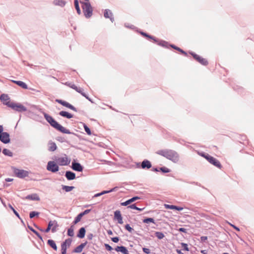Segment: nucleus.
I'll use <instances>...</instances> for the list:
<instances>
[{"label": "nucleus", "instance_id": "1", "mask_svg": "<svg viewBox=\"0 0 254 254\" xmlns=\"http://www.w3.org/2000/svg\"><path fill=\"white\" fill-rule=\"evenodd\" d=\"M156 153L175 163H177L179 160V154L174 150L168 149H161L158 150Z\"/></svg>", "mask_w": 254, "mask_h": 254}, {"label": "nucleus", "instance_id": "2", "mask_svg": "<svg viewBox=\"0 0 254 254\" xmlns=\"http://www.w3.org/2000/svg\"><path fill=\"white\" fill-rule=\"evenodd\" d=\"M112 152L115 154H112V173L118 172L120 171V169L122 168L126 163L125 158L116 154L113 150Z\"/></svg>", "mask_w": 254, "mask_h": 254}, {"label": "nucleus", "instance_id": "3", "mask_svg": "<svg viewBox=\"0 0 254 254\" xmlns=\"http://www.w3.org/2000/svg\"><path fill=\"white\" fill-rule=\"evenodd\" d=\"M44 118L46 120V121L50 124V125L57 129L58 130L61 131L62 133L69 134L71 133V132L69 129L65 128L63 127L62 126L60 125L57 121H56L51 116L48 114L44 113L43 114Z\"/></svg>", "mask_w": 254, "mask_h": 254}, {"label": "nucleus", "instance_id": "4", "mask_svg": "<svg viewBox=\"0 0 254 254\" xmlns=\"http://www.w3.org/2000/svg\"><path fill=\"white\" fill-rule=\"evenodd\" d=\"M44 118L46 120V121L50 124V125L57 129L58 130L61 131L62 133L69 134L71 133V132L69 129L65 128L63 127L62 126L60 125L57 121H56L51 116L48 114L44 113L43 114Z\"/></svg>", "mask_w": 254, "mask_h": 254}, {"label": "nucleus", "instance_id": "5", "mask_svg": "<svg viewBox=\"0 0 254 254\" xmlns=\"http://www.w3.org/2000/svg\"><path fill=\"white\" fill-rule=\"evenodd\" d=\"M82 4L83 12L86 18L90 17L92 15L93 8L89 2L80 1Z\"/></svg>", "mask_w": 254, "mask_h": 254}, {"label": "nucleus", "instance_id": "6", "mask_svg": "<svg viewBox=\"0 0 254 254\" xmlns=\"http://www.w3.org/2000/svg\"><path fill=\"white\" fill-rule=\"evenodd\" d=\"M5 104L8 107H10L14 110L19 112H25L27 111V108L19 103H15L13 102H8Z\"/></svg>", "mask_w": 254, "mask_h": 254}, {"label": "nucleus", "instance_id": "7", "mask_svg": "<svg viewBox=\"0 0 254 254\" xmlns=\"http://www.w3.org/2000/svg\"><path fill=\"white\" fill-rule=\"evenodd\" d=\"M58 227V224L57 222L55 220L54 221H49L48 225V227L45 230H43L42 229H39L41 231L44 232L45 233H48L50 230L51 229L52 232L53 233L57 231V227Z\"/></svg>", "mask_w": 254, "mask_h": 254}, {"label": "nucleus", "instance_id": "8", "mask_svg": "<svg viewBox=\"0 0 254 254\" xmlns=\"http://www.w3.org/2000/svg\"><path fill=\"white\" fill-rule=\"evenodd\" d=\"M189 54L192 56L193 59L203 65H207L208 64L207 60L198 55L196 53L190 51Z\"/></svg>", "mask_w": 254, "mask_h": 254}, {"label": "nucleus", "instance_id": "9", "mask_svg": "<svg viewBox=\"0 0 254 254\" xmlns=\"http://www.w3.org/2000/svg\"><path fill=\"white\" fill-rule=\"evenodd\" d=\"M65 84L67 85L68 86L71 87V88L74 89L75 91H76L77 92L80 93L83 96L85 97L87 99H88L89 101H91L90 99L89 98V97L83 92V89L82 88L78 87L76 86L75 84H72L71 83L69 82H66Z\"/></svg>", "mask_w": 254, "mask_h": 254}, {"label": "nucleus", "instance_id": "10", "mask_svg": "<svg viewBox=\"0 0 254 254\" xmlns=\"http://www.w3.org/2000/svg\"><path fill=\"white\" fill-rule=\"evenodd\" d=\"M13 173L15 175L19 178H24L26 177H27L29 175V172L27 171L19 169L16 168H13Z\"/></svg>", "mask_w": 254, "mask_h": 254}, {"label": "nucleus", "instance_id": "11", "mask_svg": "<svg viewBox=\"0 0 254 254\" xmlns=\"http://www.w3.org/2000/svg\"><path fill=\"white\" fill-rule=\"evenodd\" d=\"M46 168L48 171L52 173L57 172L59 170V166L53 161H50L48 162Z\"/></svg>", "mask_w": 254, "mask_h": 254}, {"label": "nucleus", "instance_id": "12", "mask_svg": "<svg viewBox=\"0 0 254 254\" xmlns=\"http://www.w3.org/2000/svg\"><path fill=\"white\" fill-rule=\"evenodd\" d=\"M56 161L57 163L61 166H66L70 163V160L64 154V157L58 158L56 159Z\"/></svg>", "mask_w": 254, "mask_h": 254}, {"label": "nucleus", "instance_id": "13", "mask_svg": "<svg viewBox=\"0 0 254 254\" xmlns=\"http://www.w3.org/2000/svg\"><path fill=\"white\" fill-rule=\"evenodd\" d=\"M208 160L207 161L211 164L214 165V166L217 167L219 169H221L222 168V166L220 162L215 158L210 156H207Z\"/></svg>", "mask_w": 254, "mask_h": 254}, {"label": "nucleus", "instance_id": "14", "mask_svg": "<svg viewBox=\"0 0 254 254\" xmlns=\"http://www.w3.org/2000/svg\"><path fill=\"white\" fill-rule=\"evenodd\" d=\"M0 140L5 144L9 143L10 139L9 133L7 132H3L0 134Z\"/></svg>", "mask_w": 254, "mask_h": 254}, {"label": "nucleus", "instance_id": "15", "mask_svg": "<svg viewBox=\"0 0 254 254\" xmlns=\"http://www.w3.org/2000/svg\"><path fill=\"white\" fill-rule=\"evenodd\" d=\"M56 101L59 103V104L62 105L63 106L68 108L74 111H77L76 109L74 106H73L72 105L70 104L69 103L65 101H63L60 99H56Z\"/></svg>", "mask_w": 254, "mask_h": 254}, {"label": "nucleus", "instance_id": "16", "mask_svg": "<svg viewBox=\"0 0 254 254\" xmlns=\"http://www.w3.org/2000/svg\"><path fill=\"white\" fill-rule=\"evenodd\" d=\"M138 32L144 37L146 38L148 40H152L154 43H157L158 42V39L156 38L155 37L149 35V34L144 32L142 31H138Z\"/></svg>", "mask_w": 254, "mask_h": 254}, {"label": "nucleus", "instance_id": "17", "mask_svg": "<svg viewBox=\"0 0 254 254\" xmlns=\"http://www.w3.org/2000/svg\"><path fill=\"white\" fill-rule=\"evenodd\" d=\"M114 220L118 221V223L122 224L123 223V217L120 210H116L114 212Z\"/></svg>", "mask_w": 254, "mask_h": 254}, {"label": "nucleus", "instance_id": "18", "mask_svg": "<svg viewBox=\"0 0 254 254\" xmlns=\"http://www.w3.org/2000/svg\"><path fill=\"white\" fill-rule=\"evenodd\" d=\"M140 199V197L139 196L135 195V196H134L132 197L131 198L127 199V200H126L125 202H121V205L122 206H127L128 205L130 204L133 202H134L137 200Z\"/></svg>", "mask_w": 254, "mask_h": 254}, {"label": "nucleus", "instance_id": "19", "mask_svg": "<svg viewBox=\"0 0 254 254\" xmlns=\"http://www.w3.org/2000/svg\"><path fill=\"white\" fill-rule=\"evenodd\" d=\"M71 168L73 170L78 172H82L83 169V167L80 163L75 162V161L72 162Z\"/></svg>", "mask_w": 254, "mask_h": 254}, {"label": "nucleus", "instance_id": "20", "mask_svg": "<svg viewBox=\"0 0 254 254\" xmlns=\"http://www.w3.org/2000/svg\"><path fill=\"white\" fill-rule=\"evenodd\" d=\"M114 250L117 252H121L123 254H129L127 248L124 246H118L114 248Z\"/></svg>", "mask_w": 254, "mask_h": 254}, {"label": "nucleus", "instance_id": "21", "mask_svg": "<svg viewBox=\"0 0 254 254\" xmlns=\"http://www.w3.org/2000/svg\"><path fill=\"white\" fill-rule=\"evenodd\" d=\"M141 166L142 169H149L152 167L151 162L147 159H144L142 161Z\"/></svg>", "mask_w": 254, "mask_h": 254}, {"label": "nucleus", "instance_id": "22", "mask_svg": "<svg viewBox=\"0 0 254 254\" xmlns=\"http://www.w3.org/2000/svg\"><path fill=\"white\" fill-rule=\"evenodd\" d=\"M164 206L166 209L175 210L179 211H182L183 209V207L175 205H170L165 204Z\"/></svg>", "mask_w": 254, "mask_h": 254}, {"label": "nucleus", "instance_id": "23", "mask_svg": "<svg viewBox=\"0 0 254 254\" xmlns=\"http://www.w3.org/2000/svg\"><path fill=\"white\" fill-rule=\"evenodd\" d=\"M87 242L81 244L80 245L76 247L72 251L73 253H79L82 251L83 249L85 247Z\"/></svg>", "mask_w": 254, "mask_h": 254}, {"label": "nucleus", "instance_id": "24", "mask_svg": "<svg viewBox=\"0 0 254 254\" xmlns=\"http://www.w3.org/2000/svg\"><path fill=\"white\" fill-rule=\"evenodd\" d=\"M158 45L162 47L165 48H169L170 44L169 42L163 40H159L158 39V42L156 43Z\"/></svg>", "mask_w": 254, "mask_h": 254}, {"label": "nucleus", "instance_id": "25", "mask_svg": "<svg viewBox=\"0 0 254 254\" xmlns=\"http://www.w3.org/2000/svg\"><path fill=\"white\" fill-rule=\"evenodd\" d=\"M65 177L68 180H72L75 178V174L71 171H66L65 172Z\"/></svg>", "mask_w": 254, "mask_h": 254}, {"label": "nucleus", "instance_id": "26", "mask_svg": "<svg viewBox=\"0 0 254 254\" xmlns=\"http://www.w3.org/2000/svg\"><path fill=\"white\" fill-rule=\"evenodd\" d=\"M9 97L7 94H2L0 96V100L3 103L4 105H6L5 103H7L9 101Z\"/></svg>", "mask_w": 254, "mask_h": 254}, {"label": "nucleus", "instance_id": "27", "mask_svg": "<svg viewBox=\"0 0 254 254\" xmlns=\"http://www.w3.org/2000/svg\"><path fill=\"white\" fill-rule=\"evenodd\" d=\"M48 150L50 151H54L57 149V145L56 143L52 141H50L48 144Z\"/></svg>", "mask_w": 254, "mask_h": 254}, {"label": "nucleus", "instance_id": "28", "mask_svg": "<svg viewBox=\"0 0 254 254\" xmlns=\"http://www.w3.org/2000/svg\"><path fill=\"white\" fill-rule=\"evenodd\" d=\"M12 81L23 89H26L28 88L27 84L23 81L16 80H12Z\"/></svg>", "mask_w": 254, "mask_h": 254}, {"label": "nucleus", "instance_id": "29", "mask_svg": "<svg viewBox=\"0 0 254 254\" xmlns=\"http://www.w3.org/2000/svg\"><path fill=\"white\" fill-rule=\"evenodd\" d=\"M59 115L62 117H65L67 119H71L73 117V115L66 111H61Z\"/></svg>", "mask_w": 254, "mask_h": 254}, {"label": "nucleus", "instance_id": "30", "mask_svg": "<svg viewBox=\"0 0 254 254\" xmlns=\"http://www.w3.org/2000/svg\"><path fill=\"white\" fill-rule=\"evenodd\" d=\"M85 229L84 227L81 228L78 231V233L77 234V237L79 238H83L85 236Z\"/></svg>", "mask_w": 254, "mask_h": 254}, {"label": "nucleus", "instance_id": "31", "mask_svg": "<svg viewBox=\"0 0 254 254\" xmlns=\"http://www.w3.org/2000/svg\"><path fill=\"white\" fill-rule=\"evenodd\" d=\"M53 3L55 5H59L61 7H64L65 4L66 2L63 0H54L53 1Z\"/></svg>", "mask_w": 254, "mask_h": 254}, {"label": "nucleus", "instance_id": "32", "mask_svg": "<svg viewBox=\"0 0 254 254\" xmlns=\"http://www.w3.org/2000/svg\"><path fill=\"white\" fill-rule=\"evenodd\" d=\"M48 244L54 250H57V246L56 243L53 240H48L47 242Z\"/></svg>", "mask_w": 254, "mask_h": 254}, {"label": "nucleus", "instance_id": "33", "mask_svg": "<svg viewBox=\"0 0 254 254\" xmlns=\"http://www.w3.org/2000/svg\"><path fill=\"white\" fill-rule=\"evenodd\" d=\"M142 222L144 223L148 224L149 223H152L155 224V220L153 218L151 217H145L142 220Z\"/></svg>", "mask_w": 254, "mask_h": 254}, {"label": "nucleus", "instance_id": "34", "mask_svg": "<svg viewBox=\"0 0 254 254\" xmlns=\"http://www.w3.org/2000/svg\"><path fill=\"white\" fill-rule=\"evenodd\" d=\"M72 240L70 239H67L65 240L64 242L61 245V248H63V246H65L66 249H67V247H69L71 243Z\"/></svg>", "mask_w": 254, "mask_h": 254}, {"label": "nucleus", "instance_id": "35", "mask_svg": "<svg viewBox=\"0 0 254 254\" xmlns=\"http://www.w3.org/2000/svg\"><path fill=\"white\" fill-rule=\"evenodd\" d=\"M27 199H29L34 200H39L40 198L36 194L28 195L26 196Z\"/></svg>", "mask_w": 254, "mask_h": 254}, {"label": "nucleus", "instance_id": "36", "mask_svg": "<svg viewBox=\"0 0 254 254\" xmlns=\"http://www.w3.org/2000/svg\"><path fill=\"white\" fill-rule=\"evenodd\" d=\"M154 235L159 240H161L165 237V235L162 232H155Z\"/></svg>", "mask_w": 254, "mask_h": 254}, {"label": "nucleus", "instance_id": "37", "mask_svg": "<svg viewBox=\"0 0 254 254\" xmlns=\"http://www.w3.org/2000/svg\"><path fill=\"white\" fill-rule=\"evenodd\" d=\"M125 228L126 230L128 231L129 233L132 234V233H136V231L130 227V225L128 224H127L125 226Z\"/></svg>", "mask_w": 254, "mask_h": 254}, {"label": "nucleus", "instance_id": "38", "mask_svg": "<svg viewBox=\"0 0 254 254\" xmlns=\"http://www.w3.org/2000/svg\"><path fill=\"white\" fill-rule=\"evenodd\" d=\"M2 153L6 156H8L9 157H12L13 156L12 152L6 148L3 149Z\"/></svg>", "mask_w": 254, "mask_h": 254}, {"label": "nucleus", "instance_id": "39", "mask_svg": "<svg viewBox=\"0 0 254 254\" xmlns=\"http://www.w3.org/2000/svg\"><path fill=\"white\" fill-rule=\"evenodd\" d=\"M159 170L163 174L169 173L171 172V170L170 169L165 166L159 168Z\"/></svg>", "mask_w": 254, "mask_h": 254}, {"label": "nucleus", "instance_id": "40", "mask_svg": "<svg viewBox=\"0 0 254 254\" xmlns=\"http://www.w3.org/2000/svg\"><path fill=\"white\" fill-rule=\"evenodd\" d=\"M74 6H75V8L77 11V12L78 14H81V10L80 9V8H79V3H78V1L77 0H74Z\"/></svg>", "mask_w": 254, "mask_h": 254}, {"label": "nucleus", "instance_id": "41", "mask_svg": "<svg viewBox=\"0 0 254 254\" xmlns=\"http://www.w3.org/2000/svg\"><path fill=\"white\" fill-rule=\"evenodd\" d=\"M74 188L73 186H63L62 189L66 192H69L71 191Z\"/></svg>", "mask_w": 254, "mask_h": 254}, {"label": "nucleus", "instance_id": "42", "mask_svg": "<svg viewBox=\"0 0 254 254\" xmlns=\"http://www.w3.org/2000/svg\"><path fill=\"white\" fill-rule=\"evenodd\" d=\"M28 228L33 232L40 239L42 240L41 235L36 230H35L32 227L28 226Z\"/></svg>", "mask_w": 254, "mask_h": 254}, {"label": "nucleus", "instance_id": "43", "mask_svg": "<svg viewBox=\"0 0 254 254\" xmlns=\"http://www.w3.org/2000/svg\"><path fill=\"white\" fill-rule=\"evenodd\" d=\"M83 217V216L82 215V214L81 213H79L75 218L74 221L73 222V223L74 224H77L78 222H79L81 219L82 218V217Z\"/></svg>", "mask_w": 254, "mask_h": 254}, {"label": "nucleus", "instance_id": "44", "mask_svg": "<svg viewBox=\"0 0 254 254\" xmlns=\"http://www.w3.org/2000/svg\"><path fill=\"white\" fill-rule=\"evenodd\" d=\"M67 235L69 236L72 237L74 235V228L72 226H71L67 230Z\"/></svg>", "mask_w": 254, "mask_h": 254}, {"label": "nucleus", "instance_id": "45", "mask_svg": "<svg viewBox=\"0 0 254 254\" xmlns=\"http://www.w3.org/2000/svg\"><path fill=\"white\" fill-rule=\"evenodd\" d=\"M111 13L110 12L109 9H106L104 13V16L106 18H110L111 20V18L110 17Z\"/></svg>", "mask_w": 254, "mask_h": 254}, {"label": "nucleus", "instance_id": "46", "mask_svg": "<svg viewBox=\"0 0 254 254\" xmlns=\"http://www.w3.org/2000/svg\"><path fill=\"white\" fill-rule=\"evenodd\" d=\"M40 213L36 211H31L30 213L29 216L30 218H33L35 216H37L39 215Z\"/></svg>", "mask_w": 254, "mask_h": 254}, {"label": "nucleus", "instance_id": "47", "mask_svg": "<svg viewBox=\"0 0 254 254\" xmlns=\"http://www.w3.org/2000/svg\"><path fill=\"white\" fill-rule=\"evenodd\" d=\"M111 192V190H107V191L104 190V191H102L100 193H98L95 194L94 195V197H96L99 196L100 195H102L103 194H104L105 193H109V192Z\"/></svg>", "mask_w": 254, "mask_h": 254}, {"label": "nucleus", "instance_id": "48", "mask_svg": "<svg viewBox=\"0 0 254 254\" xmlns=\"http://www.w3.org/2000/svg\"><path fill=\"white\" fill-rule=\"evenodd\" d=\"M186 182L187 183H189V184H190L195 185L196 186H198L199 187H200L202 188L203 189L207 190V189H206L204 186H201V185L200 183H198V182Z\"/></svg>", "mask_w": 254, "mask_h": 254}, {"label": "nucleus", "instance_id": "49", "mask_svg": "<svg viewBox=\"0 0 254 254\" xmlns=\"http://www.w3.org/2000/svg\"><path fill=\"white\" fill-rule=\"evenodd\" d=\"M181 245L184 251H189V249L187 244L182 243Z\"/></svg>", "mask_w": 254, "mask_h": 254}, {"label": "nucleus", "instance_id": "50", "mask_svg": "<svg viewBox=\"0 0 254 254\" xmlns=\"http://www.w3.org/2000/svg\"><path fill=\"white\" fill-rule=\"evenodd\" d=\"M9 208L13 211V213L15 214V215L19 218L20 219V216L18 212L14 209V208L10 205L9 204Z\"/></svg>", "mask_w": 254, "mask_h": 254}, {"label": "nucleus", "instance_id": "51", "mask_svg": "<svg viewBox=\"0 0 254 254\" xmlns=\"http://www.w3.org/2000/svg\"><path fill=\"white\" fill-rule=\"evenodd\" d=\"M199 155L204 157V158H205L207 160H208V157L207 156H210L211 155H210L209 154L206 153H205V152H201L199 153Z\"/></svg>", "mask_w": 254, "mask_h": 254}, {"label": "nucleus", "instance_id": "52", "mask_svg": "<svg viewBox=\"0 0 254 254\" xmlns=\"http://www.w3.org/2000/svg\"><path fill=\"white\" fill-rule=\"evenodd\" d=\"M171 47L178 51H181V49L177 46H176V45H174V44H170V47L169 48Z\"/></svg>", "mask_w": 254, "mask_h": 254}, {"label": "nucleus", "instance_id": "53", "mask_svg": "<svg viewBox=\"0 0 254 254\" xmlns=\"http://www.w3.org/2000/svg\"><path fill=\"white\" fill-rule=\"evenodd\" d=\"M171 47L178 51H181V49L177 46H176V45H174V44H170V47L169 48Z\"/></svg>", "mask_w": 254, "mask_h": 254}, {"label": "nucleus", "instance_id": "54", "mask_svg": "<svg viewBox=\"0 0 254 254\" xmlns=\"http://www.w3.org/2000/svg\"><path fill=\"white\" fill-rule=\"evenodd\" d=\"M84 128L85 131L88 135H90L91 134L90 128L86 125H84Z\"/></svg>", "mask_w": 254, "mask_h": 254}, {"label": "nucleus", "instance_id": "55", "mask_svg": "<svg viewBox=\"0 0 254 254\" xmlns=\"http://www.w3.org/2000/svg\"><path fill=\"white\" fill-rule=\"evenodd\" d=\"M177 230L180 232H182V233H187V230L185 228H183V227L179 228V229H177Z\"/></svg>", "mask_w": 254, "mask_h": 254}, {"label": "nucleus", "instance_id": "56", "mask_svg": "<svg viewBox=\"0 0 254 254\" xmlns=\"http://www.w3.org/2000/svg\"><path fill=\"white\" fill-rule=\"evenodd\" d=\"M142 251H143V253H144L145 254H150V250L148 248H146L145 247L143 248Z\"/></svg>", "mask_w": 254, "mask_h": 254}, {"label": "nucleus", "instance_id": "57", "mask_svg": "<svg viewBox=\"0 0 254 254\" xmlns=\"http://www.w3.org/2000/svg\"><path fill=\"white\" fill-rule=\"evenodd\" d=\"M127 208H130L131 209L136 210V209H137V206H136L135 203H133V204H131L129 205H128L127 206Z\"/></svg>", "mask_w": 254, "mask_h": 254}, {"label": "nucleus", "instance_id": "58", "mask_svg": "<svg viewBox=\"0 0 254 254\" xmlns=\"http://www.w3.org/2000/svg\"><path fill=\"white\" fill-rule=\"evenodd\" d=\"M120 240V238L119 237H112V241L114 243H118Z\"/></svg>", "mask_w": 254, "mask_h": 254}, {"label": "nucleus", "instance_id": "59", "mask_svg": "<svg viewBox=\"0 0 254 254\" xmlns=\"http://www.w3.org/2000/svg\"><path fill=\"white\" fill-rule=\"evenodd\" d=\"M207 239L208 238L207 236H201L200 237V242L202 243L205 242Z\"/></svg>", "mask_w": 254, "mask_h": 254}, {"label": "nucleus", "instance_id": "60", "mask_svg": "<svg viewBox=\"0 0 254 254\" xmlns=\"http://www.w3.org/2000/svg\"><path fill=\"white\" fill-rule=\"evenodd\" d=\"M229 224H230V225L232 227H233V228L235 230H236V231H240V228H239L238 227L236 226V225H234V224H231V223H230Z\"/></svg>", "mask_w": 254, "mask_h": 254}, {"label": "nucleus", "instance_id": "61", "mask_svg": "<svg viewBox=\"0 0 254 254\" xmlns=\"http://www.w3.org/2000/svg\"><path fill=\"white\" fill-rule=\"evenodd\" d=\"M62 254H66V249L65 246H63V248H61Z\"/></svg>", "mask_w": 254, "mask_h": 254}, {"label": "nucleus", "instance_id": "62", "mask_svg": "<svg viewBox=\"0 0 254 254\" xmlns=\"http://www.w3.org/2000/svg\"><path fill=\"white\" fill-rule=\"evenodd\" d=\"M90 211V209H86L84 211H83V212H81L80 213L83 216L84 215H86V214H88Z\"/></svg>", "mask_w": 254, "mask_h": 254}, {"label": "nucleus", "instance_id": "63", "mask_svg": "<svg viewBox=\"0 0 254 254\" xmlns=\"http://www.w3.org/2000/svg\"><path fill=\"white\" fill-rule=\"evenodd\" d=\"M105 247L106 249L108 251H111V246H110L109 244H105Z\"/></svg>", "mask_w": 254, "mask_h": 254}, {"label": "nucleus", "instance_id": "64", "mask_svg": "<svg viewBox=\"0 0 254 254\" xmlns=\"http://www.w3.org/2000/svg\"><path fill=\"white\" fill-rule=\"evenodd\" d=\"M234 89L235 90H237L238 92H241V91L243 90V88L241 87H237V88H234Z\"/></svg>", "mask_w": 254, "mask_h": 254}]
</instances>
